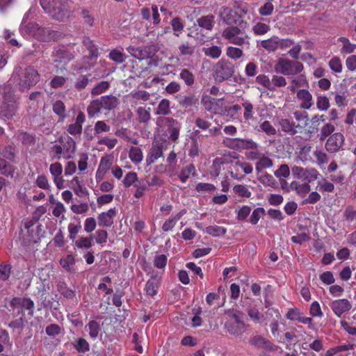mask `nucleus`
I'll use <instances>...</instances> for the list:
<instances>
[{
	"label": "nucleus",
	"mask_w": 356,
	"mask_h": 356,
	"mask_svg": "<svg viewBox=\"0 0 356 356\" xmlns=\"http://www.w3.org/2000/svg\"><path fill=\"white\" fill-rule=\"evenodd\" d=\"M39 81L40 74L33 66L15 69L9 83L0 86V118L4 120H10L17 111V98L11 86L12 81L19 86L20 90L24 91L29 90Z\"/></svg>",
	"instance_id": "nucleus-1"
},
{
	"label": "nucleus",
	"mask_w": 356,
	"mask_h": 356,
	"mask_svg": "<svg viewBox=\"0 0 356 356\" xmlns=\"http://www.w3.org/2000/svg\"><path fill=\"white\" fill-rule=\"evenodd\" d=\"M40 5L46 13L60 22L68 19L74 12L72 3L68 0H40Z\"/></svg>",
	"instance_id": "nucleus-2"
},
{
	"label": "nucleus",
	"mask_w": 356,
	"mask_h": 356,
	"mask_svg": "<svg viewBox=\"0 0 356 356\" xmlns=\"http://www.w3.org/2000/svg\"><path fill=\"white\" fill-rule=\"evenodd\" d=\"M243 21L236 26H230L225 28L222 33V37L229 43L249 48L250 37L246 33Z\"/></svg>",
	"instance_id": "nucleus-3"
},
{
	"label": "nucleus",
	"mask_w": 356,
	"mask_h": 356,
	"mask_svg": "<svg viewBox=\"0 0 356 356\" xmlns=\"http://www.w3.org/2000/svg\"><path fill=\"white\" fill-rule=\"evenodd\" d=\"M304 69L303 65L297 60L280 58L274 65L275 71L285 76H293L300 73Z\"/></svg>",
	"instance_id": "nucleus-4"
},
{
	"label": "nucleus",
	"mask_w": 356,
	"mask_h": 356,
	"mask_svg": "<svg viewBox=\"0 0 356 356\" xmlns=\"http://www.w3.org/2000/svg\"><path fill=\"white\" fill-rule=\"evenodd\" d=\"M235 72L234 65L227 60H220L215 66L213 78L217 82H222L230 79Z\"/></svg>",
	"instance_id": "nucleus-5"
},
{
	"label": "nucleus",
	"mask_w": 356,
	"mask_h": 356,
	"mask_svg": "<svg viewBox=\"0 0 356 356\" xmlns=\"http://www.w3.org/2000/svg\"><path fill=\"white\" fill-rule=\"evenodd\" d=\"M156 124L169 133L170 140L176 142L178 140L181 129V123L178 120L170 117H161L157 119Z\"/></svg>",
	"instance_id": "nucleus-6"
},
{
	"label": "nucleus",
	"mask_w": 356,
	"mask_h": 356,
	"mask_svg": "<svg viewBox=\"0 0 356 356\" xmlns=\"http://www.w3.org/2000/svg\"><path fill=\"white\" fill-rule=\"evenodd\" d=\"M161 179H152L149 181V179H123V182L125 186L129 187L133 186L136 188L134 197L136 198L141 197L149 187L161 185L162 183L160 181Z\"/></svg>",
	"instance_id": "nucleus-7"
},
{
	"label": "nucleus",
	"mask_w": 356,
	"mask_h": 356,
	"mask_svg": "<svg viewBox=\"0 0 356 356\" xmlns=\"http://www.w3.org/2000/svg\"><path fill=\"white\" fill-rule=\"evenodd\" d=\"M112 175L115 178H121L122 177V170L118 165H112V161L108 158H102L97 171L96 176L102 177Z\"/></svg>",
	"instance_id": "nucleus-8"
},
{
	"label": "nucleus",
	"mask_w": 356,
	"mask_h": 356,
	"mask_svg": "<svg viewBox=\"0 0 356 356\" xmlns=\"http://www.w3.org/2000/svg\"><path fill=\"white\" fill-rule=\"evenodd\" d=\"M225 147L233 150L241 152L243 149H255L259 147V144L252 139L245 138H225L223 140Z\"/></svg>",
	"instance_id": "nucleus-9"
},
{
	"label": "nucleus",
	"mask_w": 356,
	"mask_h": 356,
	"mask_svg": "<svg viewBox=\"0 0 356 356\" xmlns=\"http://www.w3.org/2000/svg\"><path fill=\"white\" fill-rule=\"evenodd\" d=\"M250 345L257 349H264L268 352H275L278 346L261 335H254L249 340Z\"/></svg>",
	"instance_id": "nucleus-10"
},
{
	"label": "nucleus",
	"mask_w": 356,
	"mask_h": 356,
	"mask_svg": "<svg viewBox=\"0 0 356 356\" xmlns=\"http://www.w3.org/2000/svg\"><path fill=\"white\" fill-rule=\"evenodd\" d=\"M345 141L343 135L340 132H336L327 138L325 147L330 153L339 152L343 147Z\"/></svg>",
	"instance_id": "nucleus-11"
},
{
	"label": "nucleus",
	"mask_w": 356,
	"mask_h": 356,
	"mask_svg": "<svg viewBox=\"0 0 356 356\" xmlns=\"http://www.w3.org/2000/svg\"><path fill=\"white\" fill-rule=\"evenodd\" d=\"M222 21L230 26H236L241 23V15L228 7H222L219 13Z\"/></svg>",
	"instance_id": "nucleus-12"
},
{
	"label": "nucleus",
	"mask_w": 356,
	"mask_h": 356,
	"mask_svg": "<svg viewBox=\"0 0 356 356\" xmlns=\"http://www.w3.org/2000/svg\"><path fill=\"white\" fill-rule=\"evenodd\" d=\"M10 306L15 308H22L28 311V314L33 316L34 314L35 304L29 298L14 297L10 301Z\"/></svg>",
	"instance_id": "nucleus-13"
},
{
	"label": "nucleus",
	"mask_w": 356,
	"mask_h": 356,
	"mask_svg": "<svg viewBox=\"0 0 356 356\" xmlns=\"http://www.w3.org/2000/svg\"><path fill=\"white\" fill-rule=\"evenodd\" d=\"M202 104L204 108L214 114L222 112V101L220 99L212 98L210 96H203Z\"/></svg>",
	"instance_id": "nucleus-14"
},
{
	"label": "nucleus",
	"mask_w": 356,
	"mask_h": 356,
	"mask_svg": "<svg viewBox=\"0 0 356 356\" xmlns=\"http://www.w3.org/2000/svg\"><path fill=\"white\" fill-rule=\"evenodd\" d=\"M280 181L282 188L288 192L289 191L290 188L292 191H296L300 195L305 196L310 191V186L309 185V183L305 182L303 184H300L298 181L295 180L293 181L291 183L290 186L288 187L286 179H280Z\"/></svg>",
	"instance_id": "nucleus-15"
},
{
	"label": "nucleus",
	"mask_w": 356,
	"mask_h": 356,
	"mask_svg": "<svg viewBox=\"0 0 356 356\" xmlns=\"http://www.w3.org/2000/svg\"><path fill=\"white\" fill-rule=\"evenodd\" d=\"M164 144L158 140L152 143L146 158L148 165L154 163L157 159L163 156Z\"/></svg>",
	"instance_id": "nucleus-16"
},
{
	"label": "nucleus",
	"mask_w": 356,
	"mask_h": 356,
	"mask_svg": "<svg viewBox=\"0 0 356 356\" xmlns=\"http://www.w3.org/2000/svg\"><path fill=\"white\" fill-rule=\"evenodd\" d=\"M36 38L40 41L58 40L62 37V33L53 30L50 27L38 26Z\"/></svg>",
	"instance_id": "nucleus-17"
},
{
	"label": "nucleus",
	"mask_w": 356,
	"mask_h": 356,
	"mask_svg": "<svg viewBox=\"0 0 356 356\" xmlns=\"http://www.w3.org/2000/svg\"><path fill=\"white\" fill-rule=\"evenodd\" d=\"M330 307L337 317H341L343 313L350 310L352 305L349 300L343 298L332 301Z\"/></svg>",
	"instance_id": "nucleus-18"
},
{
	"label": "nucleus",
	"mask_w": 356,
	"mask_h": 356,
	"mask_svg": "<svg viewBox=\"0 0 356 356\" xmlns=\"http://www.w3.org/2000/svg\"><path fill=\"white\" fill-rule=\"evenodd\" d=\"M86 121L85 114L79 111L76 117L75 121L70 124L67 127V131L72 136L80 135L82 132V126Z\"/></svg>",
	"instance_id": "nucleus-19"
},
{
	"label": "nucleus",
	"mask_w": 356,
	"mask_h": 356,
	"mask_svg": "<svg viewBox=\"0 0 356 356\" xmlns=\"http://www.w3.org/2000/svg\"><path fill=\"white\" fill-rule=\"evenodd\" d=\"M278 124L284 133L290 135L294 136L298 133L297 129L300 127V124H297L288 119V118H282L279 120Z\"/></svg>",
	"instance_id": "nucleus-20"
},
{
	"label": "nucleus",
	"mask_w": 356,
	"mask_h": 356,
	"mask_svg": "<svg viewBox=\"0 0 356 356\" xmlns=\"http://www.w3.org/2000/svg\"><path fill=\"white\" fill-rule=\"evenodd\" d=\"M297 98L301 101L300 108L309 110L314 104L313 97L308 90L300 89L297 91Z\"/></svg>",
	"instance_id": "nucleus-21"
},
{
	"label": "nucleus",
	"mask_w": 356,
	"mask_h": 356,
	"mask_svg": "<svg viewBox=\"0 0 356 356\" xmlns=\"http://www.w3.org/2000/svg\"><path fill=\"white\" fill-rule=\"evenodd\" d=\"M245 324L243 321L240 322H226L225 329L230 334L239 337L245 332Z\"/></svg>",
	"instance_id": "nucleus-22"
},
{
	"label": "nucleus",
	"mask_w": 356,
	"mask_h": 356,
	"mask_svg": "<svg viewBox=\"0 0 356 356\" xmlns=\"http://www.w3.org/2000/svg\"><path fill=\"white\" fill-rule=\"evenodd\" d=\"M38 29V25L37 24L33 22L26 24L24 21L22 22L19 27V31L24 38L33 36L36 38Z\"/></svg>",
	"instance_id": "nucleus-23"
},
{
	"label": "nucleus",
	"mask_w": 356,
	"mask_h": 356,
	"mask_svg": "<svg viewBox=\"0 0 356 356\" xmlns=\"http://www.w3.org/2000/svg\"><path fill=\"white\" fill-rule=\"evenodd\" d=\"M102 109L110 111L115 109L119 104V99L114 95H104L99 97Z\"/></svg>",
	"instance_id": "nucleus-24"
},
{
	"label": "nucleus",
	"mask_w": 356,
	"mask_h": 356,
	"mask_svg": "<svg viewBox=\"0 0 356 356\" xmlns=\"http://www.w3.org/2000/svg\"><path fill=\"white\" fill-rule=\"evenodd\" d=\"M115 213V209H110L106 212L100 213L98 216L99 225L103 227H111L113 223V218Z\"/></svg>",
	"instance_id": "nucleus-25"
},
{
	"label": "nucleus",
	"mask_w": 356,
	"mask_h": 356,
	"mask_svg": "<svg viewBox=\"0 0 356 356\" xmlns=\"http://www.w3.org/2000/svg\"><path fill=\"white\" fill-rule=\"evenodd\" d=\"M131 97V106L135 107L139 104L147 102L150 99V95L145 90L134 91L130 94Z\"/></svg>",
	"instance_id": "nucleus-26"
},
{
	"label": "nucleus",
	"mask_w": 356,
	"mask_h": 356,
	"mask_svg": "<svg viewBox=\"0 0 356 356\" xmlns=\"http://www.w3.org/2000/svg\"><path fill=\"white\" fill-rule=\"evenodd\" d=\"M259 47L264 49L268 52L276 51L279 48V38L273 36L267 40H261Z\"/></svg>",
	"instance_id": "nucleus-27"
},
{
	"label": "nucleus",
	"mask_w": 356,
	"mask_h": 356,
	"mask_svg": "<svg viewBox=\"0 0 356 356\" xmlns=\"http://www.w3.org/2000/svg\"><path fill=\"white\" fill-rule=\"evenodd\" d=\"M186 213V209H182L178 213H177L175 216L170 217L168 220H166L163 226L162 229L164 232H168L172 229V228L175 226L178 220H179L181 217Z\"/></svg>",
	"instance_id": "nucleus-28"
},
{
	"label": "nucleus",
	"mask_w": 356,
	"mask_h": 356,
	"mask_svg": "<svg viewBox=\"0 0 356 356\" xmlns=\"http://www.w3.org/2000/svg\"><path fill=\"white\" fill-rule=\"evenodd\" d=\"M55 62H66L72 58V55L63 48H58L53 52Z\"/></svg>",
	"instance_id": "nucleus-29"
},
{
	"label": "nucleus",
	"mask_w": 356,
	"mask_h": 356,
	"mask_svg": "<svg viewBox=\"0 0 356 356\" xmlns=\"http://www.w3.org/2000/svg\"><path fill=\"white\" fill-rule=\"evenodd\" d=\"M338 40L342 44L341 54H350L355 51L356 44L350 42L347 38L340 37Z\"/></svg>",
	"instance_id": "nucleus-30"
},
{
	"label": "nucleus",
	"mask_w": 356,
	"mask_h": 356,
	"mask_svg": "<svg viewBox=\"0 0 356 356\" xmlns=\"http://www.w3.org/2000/svg\"><path fill=\"white\" fill-rule=\"evenodd\" d=\"M102 109V104H101L99 98L91 101L87 107V112L89 118H93L96 115L100 113Z\"/></svg>",
	"instance_id": "nucleus-31"
},
{
	"label": "nucleus",
	"mask_w": 356,
	"mask_h": 356,
	"mask_svg": "<svg viewBox=\"0 0 356 356\" xmlns=\"http://www.w3.org/2000/svg\"><path fill=\"white\" fill-rule=\"evenodd\" d=\"M151 108L143 106L138 107L136 111L137 120L140 123H147L151 119Z\"/></svg>",
	"instance_id": "nucleus-32"
},
{
	"label": "nucleus",
	"mask_w": 356,
	"mask_h": 356,
	"mask_svg": "<svg viewBox=\"0 0 356 356\" xmlns=\"http://www.w3.org/2000/svg\"><path fill=\"white\" fill-rule=\"evenodd\" d=\"M53 111L59 117V122H62L66 117V109L64 103L60 100L56 101L52 106Z\"/></svg>",
	"instance_id": "nucleus-33"
},
{
	"label": "nucleus",
	"mask_w": 356,
	"mask_h": 356,
	"mask_svg": "<svg viewBox=\"0 0 356 356\" xmlns=\"http://www.w3.org/2000/svg\"><path fill=\"white\" fill-rule=\"evenodd\" d=\"M197 22L201 28L211 31L214 25V17L213 15L202 16L197 20Z\"/></svg>",
	"instance_id": "nucleus-34"
},
{
	"label": "nucleus",
	"mask_w": 356,
	"mask_h": 356,
	"mask_svg": "<svg viewBox=\"0 0 356 356\" xmlns=\"http://www.w3.org/2000/svg\"><path fill=\"white\" fill-rule=\"evenodd\" d=\"M62 147L64 148V158L69 159L72 157L76 149L74 140L72 138L67 137L66 142Z\"/></svg>",
	"instance_id": "nucleus-35"
},
{
	"label": "nucleus",
	"mask_w": 356,
	"mask_h": 356,
	"mask_svg": "<svg viewBox=\"0 0 356 356\" xmlns=\"http://www.w3.org/2000/svg\"><path fill=\"white\" fill-rule=\"evenodd\" d=\"M335 131V127L331 123H325L321 128L320 134L318 135L319 140L323 141L328 137H330L332 134H334Z\"/></svg>",
	"instance_id": "nucleus-36"
},
{
	"label": "nucleus",
	"mask_w": 356,
	"mask_h": 356,
	"mask_svg": "<svg viewBox=\"0 0 356 356\" xmlns=\"http://www.w3.org/2000/svg\"><path fill=\"white\" fill-rule=\"evenodd\" d=\"M170 102L168 99H163L158 104L155 114L156 115H169L171 112L170 111Z\"/></svg>",
	"instance_id": "nucleus-37"
},
{
	"label": "nucleus",
	"mask_w": 356,
	"mask_h": 356,
	"mask_svg": "<svg viewBox=\"0 0 356 356\" xmlns=\"http://www.w3.org/2000/svg\"><path fill=\"white\" fill-rule=\"evenodd\" d=\"M159 284L156 278L152 277L145 284V291L147 295L154 296L158 293Z\"/></svg>",
	"instance_id": "nucleus-38"
},
{
	"label": "nucleus",
	"mask_w": 356,
	"mask_h": 356,
	"mask_svg": "<svg viewBox=\"0 0 356 356\" xmlns=\"http://www.w3.org/2000/svg\"><path fill=\"white\" fill-rule=\"evenodd\" d=\"M110 87V83L107 81H102L97 83L91 90L92 96H97L105 92Z\"/></svg>",
	"instance_id": "nucleus-39"
},
{
	"label": "nucleus",
	"mask_w": 356,
	"mask_h": 356,
	"mask_svg": "<svg viewBox=\"0 0 356 356\" xmlns=\"http://www.w3.org/2000/svg\"><path fill=\"white\" fill-rule=\"evenodd\" d=\"M83 44L89 51V58L90 59L97 57L98 49L96 45L94 44L93 41H92L88 37H84L83 40Z\"/></svg>",
	"instance_id": "nucleus-40"
},
{
	"label": "nucleus",
	"mask_w": 356,
	"mask_h": 356,
	"mask_svg": "<svg viewBox=\"0 0 356 356\" xmlns=\"http://www.w3.org/2000/svg\"><path fill=\"white\" fill-rule=\"evenodd\" d=\"M205 232L213 237H218L224 236L227 233V229L218 225H210L206 227Z\"/></svg>",
	"instance_id": "nucleus-41"
},
{
	"label": "nucleus",
	"mask_w": 356,
	"mask_h": 356,
	"mask_svg": "<svg viewBox=\"0 0 356 356\" xmlns=\"http://www.w3.org/2000/svg\"><path fill=\"white\" fill-rule=\"evenodd\" d=\"M129 157L134 163H138L143 159V154L141 149L138 147L132 146L129 152Z\"/></svg>",
	"instance_id": "nucleus-42"
},
{
	"label": "nucleus",
	"mask_w": 356,
	"mask_h": 356,
	"mask_svg": "<svg viewBox=\"0 0 356 356\" xmlns=\"http://www.w3.org/2000/svg\"><path fill=\"white\" fill-rule=\"evenodd\" d=\"M293 115L295 120L298 122V124H300V127H298L299 129H302L307 125L309 121L307 113L301 111H296L293 113Z\"/></svg>",
	"instance_id": "nucleus-43"
},
{
	"label": "nucleus",
	"mask_w": 356,
	"mask_h": 356,
	"mask_svg": "<svg viewBox=\"0 0 356 356\" xmlns=\"http://www.w3.org/2000/svg\"><path fill=\"white\" fill-rule=\"evenodd\" d=\"M168 257L163 254L156 253L154 256V266L158 269L164 270L167 266Z\"/></svg>",
	"instance_id": "nucleus-44"
},
{
	"label": "nucleus",
	"mask_w": 356,
	"mask_h": 356,
	"mask_svg": "<svg viewBox=\"0 0 356 356\" xmlns=\"http://www.w3.org/2000/svg\"><path fill=\"white\" fill-rule=\"evenodd\" d=\"M91 76L90 74L80 75L76 79V81L74 83V88L78 90L81 91L86 88L90 81V78Z\"/></svg>",
	"instance_id": "nucleus-45"
},
{
	"label": "nucleus",
	"mask_w": 356,
	"mask_h": 356,
	"mask_svg": "<svg viewBox=\"0 0 356 356\" xmlns=\"http://www.w3.org/2000/svg\"><path fill=\"white\" fill-rule=\"evenodd\" d=\"M179 78L184 81L188 86L193 85L195 81L194 74L187 69H182L179 75Z\"/></svg>",
	"instance_id": "nucleus-46"
},
{
	"label": "nucleus",
	"mask_w": 356,
	"mask_h": 356,
	"mask_svg": "<svg viewBox=\"0 0 356 356\" xmlns=\"http://www.w3.org/2000/svg\"><path fill=\"white\" fill-rule=\"evenodd\" d=\"M330 106V100L327 97L318 95L316 97V108L321 111H327Z\"/></svg>",
	"instance_id": "nucleus-47"
},
{
	"label": "nucleus",
	"mask_w": 356,
	"mask_h": 356,
	"mask_svg": "<svg viewBox=\"0 0 356 356\" xmlns=\"http://www.w3.org/2000/svg\"><path fill=\"white\" fill-rule=\"evenodd\" d=\"M197 176H198V172L195 165L188 164L181 170L179 178H191Z\"/></svg>",
	"instance_id": "nucleus-48"
},
{
	"label": "nucleus",
	"mask_w": 356,
	"mask_h": 356,
	"mask_svg": "<svg viewBox=\"0 0 356 356\" xmlns=\"http://www.w3.org/2000/svg\"><path fill=\"white\" fill-rule=\"evenodd\" d=\"M270 91H274L278 88L285 87L287 84L286 79L281 75H273L271 79Z\"/></svg>",
	"instance_id": "nucleus-49"
},
{
	"label": "nucleus",
	"mask_w": 356,
	"mask_h": 356,
	"mask_svg": "<svg viewBox=\"0 0 356 356\" xmlns=\"http://www.w3.org/2000/svg\"><path fill=\"white\" fill-rule=\"evenodd\" d=\"M242 106L244 108L243 118L245 120L248 121L253 118L254 107L252 103L248 100L243 101Z\"/></svg>",
	"instance_id": "nucleus-50"
},
{
	"label": "nucleus",
	"mask_w": 356,
	"mask_h": 356,
	"mask_svg": "<svg viewBox=\"0 0 356 356\" xmlns=\"http://www.w3.org/2000/svg\"><path fill=\"white\" fill-rule=\"evenodd\" d=\"M270 30V26L262 22H257L252 26V31L256 35H263L267 33Z\"/></svg>",
	"instance_id": "nucleus-51"
},
{
	"label": "nucleus",
	"mask_w": 356,
	"mask_h": 356,
	"mask_svg": "<svg viewBox=\"0 0 356 356\" xmlns=\"http://www.w3.org/2000/svg\"><path fill=\"white\" fill-rule=\"evenodd\" d=\"M330 70L334 73H341L342 72V63L341 59L337 56H334L328 62Z\"/></svg>",
	"instance_id": "nucleus-52"
},
{
	"label": "nucleus",
	"mask_w": 356,
	"mask_h": 356,
	"mask_svg": "<svg viewBox=\"0 0 356 356\" xmlns=\"http://www.w3.org/2000/svg\"><path fill=\"white\" fill-rule=\"evenodd\" d=\"M273 165V161L264 154L261 156L260 159L256 163V169L258 171L264 168H268Z\"/></svg>",
	"instance_id": "nucleus-53"
},
{
	"label": "nucleus",
	"mask_w": 356,
	"mask_h": 356,
	"mask_svg": "<svg viewBox=\"0 0 356 356\" xmlns=\"http://www.w3.org/2000/svg\"><path fill=\"white\" fill-rule=\"evenodd\" d=\"M170 24L172 29L174 31V35L177 37L179 36L184 28V25L181 21V19L179 17H175L171 20Z\"/></svg>",
	"instance_id": "nucleus-54"
},
{
	"label": "nucleus",
	"mask_w": 356,
	"mask_h": 356,
	"mask_svg": "<svg viewBox=\"0 0 356 356\" xmlns=\"http://www.w3.org/2000/svg\"><path fill=\"white\" fill-rule=\"evenodd\" d=\"M87 326L90 337L92 339H96L100 331L99 324L97 321L92 320L88 322Z\"/></svg>",
	"instance_id": "nucleus-55"
},
{
	"label": "nucleus",
	"mask_w": 356,
	"mask_h": 356,
	"mask_svg": "<svg viewBox=\"0 0 356 356\" xmlns=\"http://www.w3.org/2000/svg\"><path fill=\"white\" fill-rule=\"evenodd\" d=\"M92 236H90V237H80L79 239L75 241L74 244H75V246L77 248H80V249H83V248L89 249L92 245Z\"/></svg>",
	"instance_id": "nucleus-56"
},
{
	"label": "nucleus",
	"mask_w": 356,
	"mask_h": 356,
	"mask_svg": "<svg viewBox=\"0 0 356 356\" xmlns=\"http://www.w3.org/2000/svg\"><path fill=\"white\" fill-rule=\"evenodd\" d=\"M108 57L113 61L118 63H123L126 58V56L122 52V51L116 49L111 51Z\"/></svg>",
	"instance_id": "nucleus-57"
},
{
	"label": "nucleus",
	"mask_w": 356,
	"mask_h": 356,
	"mask_svg": "<svg viewBox=\"0 0 356 356\" xmlns=\"http://www.w3.org/2000/svg\"><path fill=\"white\" fill-rule=\"evenodd\" d=\"M226 55L234 60L241 58L243 55V51L241 49L234 47H228L226 49Z\"/></svg>",
	"instance_id": "nucleus-58"
},
{
	"label": "nucleus",
	"mask_w": 356,
	"mask_h": 356,
	"mask_svg": "<svg viewBox=\"0 0 356 356\" xmlns=\"http://www.w3.org/2000/svg\"><path fill=\"white\" fill-rule=\"evenodd\" d=\"M203 51L206 56L212 58H218L222 54L221 48L218 46H211L210 47L204 48Z\"/></svg>",
	"instance_id": "nucleus-59"
},
{
	"label": "nucleus",
	"mask_w": 356,
	"mask_h": 356,
	"mask_svg": "<svg viewBox=\"0 0 356 356\" xmlns=\"http://www.w3.org/2000/svg\"><path fill=\"white\" fill-rule=\"evenodd\" d=\"M256 82L258 84L264 87L266 89L270 91V89L272 88V87H271L272 84H271V79H270L268 76L264 74H259L256 77Z\"/></svg>",
	"instance_id": "nucleus-60"
},
{
	"label": "nucleus",
	"mask_w": 356,
	"mask_h": 356,
	"mask_svg": "<svg viewBox=\"0 0 356 356\" xmlns=\"http://www.w3.org/2000/svg\"><path fill=\"white\" fill-rule=\"evenodd\" d=\"M74 348L81 353H85L90 350L88 342L83 338L78 339L76 343L74 345Z\"/></svg>",
	"instance_id": "nucleus-61"
},
{
	"label": "nucleus",
	"mask_w": 356,
	"mask_h": 356,
	"mask_svg": "<svg viewBox=\"0 0 356 356\" xmlns=\"http://www.w3.org/2000/svg\"><path fill=\"white\" fill-rule=\"evenodd\" d=\"M76 183L74 187L75 194L79 197H86L89 193L87 188L81 184L79 179H74Z\"/></svg>",
	"instance_id": "nucleus-62"
},
{
	"label": "nucleus",
	"mask_w": 356,
	"mask_h": 356,
	"mask_svg": "<svg viewBox=\"0 0 356 356\" xmlns=\"http://www.w3.org/2000/svg\"><path fill=\"white\" fill-rule=\"evenodd\" d=\"M260 129L262 131H264L266 135L269 136H275L277 132L275 128L268 120H265L262 123H261Z\"/></svg>",
	"instance_id": "nucleus-63"
},
{
	"label": "nucleus",
	"mask_w": 356,
	"mask_h": 356,
	"mask_svg": "<svg viewBox=\"0 0 356 356\" xmlns=\"http://www.w3.org/2000/svg\"><path fill=\"white\" fill-rule=\"evenodd\" d=\"M12 266L10 264H0V280L6 281L9 279L11 273Z\"/></svg>",
	"instance_id": "nucleus-64"
}]
</instances>
